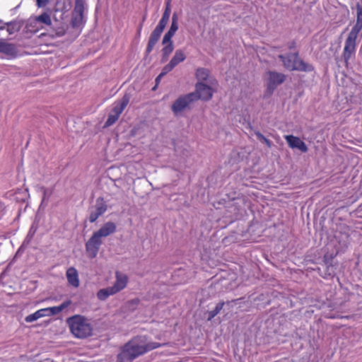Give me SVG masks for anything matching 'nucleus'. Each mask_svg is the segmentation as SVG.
Listing matches in <instances>:
<instances>
[{"instance_id":"1","label":"nucleus","mask_w":362,"mask_h":362,"mask_svg":"<svg viewBox=\"0 0 362 362\" xmlns=\"http://www.w3.org/2000/svg\"><path fill=\"white\" fill-rule=\"evenodd\" d=\"M163 344L151 341L147 337L136 336L127 342L120 349L117 362H132L146 353L162 346Z\"/></svg>"},{"instance_id":"2","label":"nucleus","mask_w":362,"mask_h":362,"mask_svg":"<svg viewBox=\"0 0 362 362\" xmlns=\"http://www.w3.org/2000/svg\"><path fill=\"white\" fill-rule=\"evenodd\" d=\"M116 229V224L108 221L93 233L90 238L86 243V250L90 258H94L97 256L100 247L103 244L102 239L113 234Z\"/></svg>"},{"instance_id":"3","label":"nucleus","mask_w":362,"mask_h":362,"mask_svg":"<svg viewBox=\"0 0 362 362\" xmlns=\"http://www.w3.org/2000/svg\"><path fill=\"white\" fill-rule=\"evenodd\" d=\"M71 333L78 339H85L92 335L93 327L89 320L83 315H75L66 319Z\"/></svg>"},{"instance_id":"4","label":"nucleus","mask_w":362,"mask_h":362,"mask_svg":"<svg viewBox=\"0 0 362 362\" xmlns=\"http://www.w3.org/2000/svg\"><path fill=\"white\" fill-rule=\"evenodd\" d=\"M284 67L290 71H310L313 69L312 65L304 62L298 58L296 53L286 55H279Z\"/></svg>"},{"instance_id":"5","label":"nucleus","mask_w":362,"mask_h":362,"mask_svg":"<svg viewBox=\"0 0 362 362\" xmlns=\"http://www.w3.org/2000/svg\"><path fill=\"white\" fill-rule=\"evenodd\" d=\"M85 5L83 0H75L74 8L71 14V25L73 28H81L85 23Z\"/></svg>"},{"instance_id":"6","label":"nucleus","mask_w":362,"mask_h":362,"mask_svg":"<svg viewBox=\"0 0 362 362\" xmlns=\"http://www.w3.org/2000/svg\"><path fill=\"white\" fill-rule=\"evenodd\" d=\"M196 100L194 93H189L179 97L172 105V111L174 115H177L184 111L188 106Z\"/></svg>"},{"instance_id":"7","label":"nucleus","mask_w":362,"mask_h":362,"mask_svg":"<svg viewBox=\"0 0 362 362\" xmlns=\"http://www.w3.org/2000/svg\"><path fill=\"white\" fill-rule=\"evenodd\" d=\"M107 209L106 202L103 198L99 197L96 199L95 204L90 209L88 220L90 223H94L100 216H102Z\"/></svg>"},{"instance_id":"8","label":"nucleus","mask_w":362,"mask_h":362,"mask_svg":"<svg viewBox=\"0 0 362 362\" xmlns=\"http://www.w3.org/2000/svg\"><path fill=\"white\" fill-rule=\"evenodd\" d=\"M268 83L267 90L269 92L272 93L274 90L280 84L284 83L286 79V76L281 73L276 71H268Z\"/></svg>"},{"instance_id":"9","label":"nucleus","mask_w":362,"mask_h":362,"mask_svg":"<svg viewBox=\"0 0 362 362\" xmlns=\"http://www.w3.org/2000/svg\"><path fill=\"white\" fill-rule=\"evenodd\" d=\"M213 92L212 88L202 82H198L196 84V92L194 93L196 95V100H209L212 98Z\"/></svg>"},{"instance_id":"10","label":"nucleus","mask_w":362,"mask_h":362,"mask_svg":"<svg viewBox=\"0 0 362 362\" xmlns=\"http://www.w3.org/2000/svg\"><path fill=\"white\" fill-rule=\"evenodd\" d=\"M356 48V39L348 36L344 44L343 58L347 65L352 54H355Z\"/></svg>"},{"instance_id":"11","label":"nucleus","mask_w":362,"mask_h":362,"mask_svg":"<svg viewBox=\"0 0 362 362\" xmlns=\"http://www.w3.org/2000/svg\"><path fill=\"white\" fill-rule=\"evenodd\" d=\"M285 139L290 148H297L303 153L308 151L306 144L300 138L293 135H286Z\"/></svg>"},{"instance_id":"12","label":"nucleus","mask_w":362,"mask_h":362,"mask_svg":"<svg viewBox=\"0 0 362 362\" xmlns=\"http://www.w3.org/2000/svg\"><path fill=\"white\" fill-rule=\"evenodd\" d=\"M165 28L161 27L160 25H157L156 28L153 30L148 40V45L146 47V52L150 53L156 44L158 42L160 37L163 31Z\"/></svg>"},{"instance_id":"13","label":"nucleus","mask_w":362,"mask_h":362,"mask_svg":"<svg viewBox=\"0 0 362 362\" xmlns=\"http://www.w3.org/2000/svg\"><path fill=\"white\" fill-rule=\"evenodd\" d=\"M116 281L113 286H112V288L113 289L115 293L119 292L122 289H124L128 282V277L126 274L120 273L119 272H116Z\"/></svg>"},{"instance_id":"14","label":"nucleus","mask_w":362,"mask_h":362,"mask_svg":"<svg viewBox=\"0 0 362 362\" xmlns=\"http://www.w3.org/2000/svg\"><path fill=\"white\" fill-rule=\"evenodd\" d=\"M66 277L70 286L78 288L80 285L78 273L76 268L71 267L66 272Z\"/></svg>"},{"instance_id":"15","label":"nucleus","mask_w":362,"mask_h":362,"mask_svg":"<svg viewBox=\"0 0 362 362\" xmlns=\"http://www.w3.org/2000/svg\"><path fill=\"white\" fill-rule=\"evenodd\" d=\"M0 53L10 57H15L17 54V50L14 45L0 40Z\"/></svg>"},{"instance_id":"16","label":"nucleus","mask_w":362,"mask_h":362,"mask_svg":"<svg viewBox=\"0 0 362 362\" xmlns=\"http://www.w3.org/2000/svg\"><path fill=\"white\" fill-rule=\"evenodd\" d=\"M71 304V301L70 300H67L58 306L46 308V310L47 311V316H52L59 314L62 310L68 308Z\"/></svg>"},{"instance_id":"17","label":"nucleus","mask_w":362,"mask_h":362,"mask_svg":"<svg viewBox=\"0 0 362 362\" xmlns=\"http://www.w3.org/2000/svg\"><path fill=\"white\" fill-rule=\"evenodd\" d=\"M43 23V24L49 25L52 23V21H51L50 16L48 13H43L41 15L36 16L33 18H30L28 21L29 25H32L33 23Z\"/></svg>"},{"instance_id":"18","label":"nucleus","mask_w":362,"mask_h":362,"mask_svg":"<svg viewBox=\"0 0 362 362\" xmlns=\"http://www.w3.org/2000/svg\"><path fill=\"white\" fill-rule=\"evenodd\" d=\"M129 101V98L128 95H125L119 104L115 105L113 108V113L117 115V116L119 117L122 112L124 111L127 105H128Z\"/></svg>"},{"instance_id":"19","label":"nucleus","mask_w":362,"mask_h":362,"mask_svg":"<svg viewBox=\"0 0 362 362\" xmlns=\"http://www.w3.org/2000/svg\"><path fill=\"white\" fill-rule=\"evenodd\" d=\"M171 13V8H170V0H168L166 3V7L165 8V11L163 12V16L161 19L160 20L158 23V25L165 28Z\"/></svg>"},{"instance_id":"20","label":"nucleus","mask_w":362,"mask_h":362,"mask_svg":"<svg viewBox=\"0 0 362 362\" xmlns=\"http://www.w3.org/2000/svg\"><path fill=\"white\" fill-rule=\"evenodd\" d=\"M185 59L186 55L184 52L181 49H177L169 63L175 68L178 64L184 62Z\"/></svg>"},{"instance_id":"21","label":"nucleus","mask_w":362,"mask_h":362,"mask_svg":"<svg viewBox=\"0 0 362 362\" xmlns=\"http://www.w3.org/2000/svg\"><path fill=\"white\" fill-rule=\"evenodd\" d=\"M47 311L46 308L40 309L35 312L34 313L26 316L25 320L27 322H33L42 317L47 316Z\"/></svg>"},{"instance_id":"22","label":"nucleus","mask_w":362,"mask_h":362,"mask_svg":"<svg viewBox=\"0 0 362 362\" xmlns=\"http://www.w3.org/2000/svg\"><path fill=\"white\" fill-rule=\"evenodd\" d=\"M6 25H7L8 33L11 35L20 30L23 25V23L21 21H13L6 23Z\"/></svg>"},{"instance_id":"23","label":"nucleus","mask_w":362,"mask_h":362,"mask_svg":"<svg viewBox=\"0 0 362 362\" xmlns=\"http://www.w3.org/2000/svg\"><path fill=\"white\" fill-rule=\"evenodd\" d=\"M115 294L111 286L100 289L97 293V297L100 300H106L109 296Z\"/></svg>"},{"instance_id":"24","label":"nucleus","mask_w":362,"mask_h":362,"mask_svg":"<svg viewBox=\"0 0 362 362\" xmlns=\"http://www.w3.org/2000/svg\"><path fill=\"white\" fill-rule=\"evenodd\" d=\"M164 47L162 49V61L165 62L168 59L169 55L173 52L174 46L173 42L167 43L164 45Z\"/></svg>"},{"instance_id":"25","label":"nucleus","mask_w":362,"mask_h":362,"mask_svg":"<svg viewBox=\"0 0 362 362\" xmlns=\"http://www.w3.org/2000/svg\"><path fill=\"white\" fill-rule=\"evenodd\" d=\"M209 76V71L204 68H199L196 71V77L199 82L207 80Z\"/></svg>"},{"instance_id":"26","label":"nucleus","mask_w":362,"mask_h":362,"mask_svg":"<svg viewBox=\"0 0 362 362\" xmlns=\"http://www.w3.org/2000/svg\"><path fill=\"white\" fill-rule=\"evenodd\" d=\"M362 30V23L356 22L348 36L357 39L358 33Z\"/></svg>"},{"instance_id":"27","label":"nucleus","mask_w":362,"mask_h":362,"mask_svg":"<svg viewBox=\"0 0 362 362\" xmlns=\"http://www.w3.org/2000/svg\"><path fill=\"white\" fill-rule=\"evenodd\" d=\"M362 30V23L356 22L348 36L357 39L358 33Z\"/></svg>"},{"instance_id":"28","label":"nucleus","mask_w":362,"mask_h":362,"mask_svg":"<svg viewBox=\"0 0 362 362\" xmlns=\"http://www.w3.org/2000/svg\"><path fill=\"white\" fill-rule=\"evenodd\" d=\"M223 305H224V302H221V303H218L216 305V306L215 307V308L209 313L208 320H211L216 315H217L220 313V311L222 310Z\"/></svg>"},{"instance_id":"29","label":"nucleus","mask_w":362,"mask_h":362,"mask_svg":"<svg viewBox=\"0 0 362 362\" xmlns=\"http://www.w3.org/2000/svg\"><path fill=\"white\" fill-rule=\"evenodd\" d=\"M178 30V17L176 13H173L172 16V22L169 30L175 33Z\"/></svg>"},{"instance_id":"30","label":"nucleus","mask_w":362,"mask_h":362,"mask_svg":"<svg viewBox=\"0 0 362 362\" xmlns=\"http://www.w3.org/2000/svg\"><path fill=\"white\" fill-rule=\"evenodd\" d=\"M175 34V33H174L173 32H171L170 30H168V31L165 34V35L163 38V41H162L163 45L173 42L171 39L174 36Z\"/></svg>"},{"instance_id":"31","label":"nucleus","mask_w":362,"mask_h":362,"mask_svg":"<svg viewBox=\"0 0 362 362\" xmlns=\"http://www.w3.org/2000/svg\"><path fill=\"white\" fill-rule=\"evenodd\" d=\"M118 118L119 117L117 116V115H115L114 113L110 114L108 116L107 121L105 122V126L109 127L112 125L118 119Z\"/></svg>"},{"instance_id":"32","label":"nucleus","mask_w":362,"mask_h":362,"mask_svg":"<svg viewBox=\"0 0 362 362\" xmlns=\"http://www.w3.org/2000/svg\"><path fill=\"white\" fill-rule=\"evenodd\" d=\"M53 190L50 188H42V202L47 201L52 194Z\"/></svg>"},{"instance_id":"33","label":"nucleus","mask_w":362,"mask_h":362,"mask_svg":"<svg viewBox=\"0 0 362 362\" xmlns=\"http://www.w3.org/2000/svg\"><path fill=\"white\" fill-rule=\"evenodd\" d=\"M173 69H174V67L172 66V64L168 63L163 68L161 73L158 75V78H162L163 76L167 74L168 72L172 71Z\"/></svg>"},{"instance_id":"34","label":"nucleus","mask_w":362,"mask_h":362,"mask_svg":"<svg viewBox=\"0 0 362 362\" xmlns=\"http://www.w3.org/2000/svg\"><path fill=\"white\" fill-rule=\"evenodd\" d=\"M356 22L362 23V4H356Z\"/></svg>"},{"instance_id":"35","label":"nucleus","mask_w":362,"mask_h":362,"mask_svg":"<svg viewBox=\"0 0 362 362\" xmlns=\"http://www.w3.org/2000/svg\"><path fill=\"white\" fill-rule=\"evenodd\" d=\"M38 7H44L48 3V0H36Z\"/></svg>"},{"instance_id":"36","label":"nucleus","mask_w":362,"mask_h":362,"mask_svg":"<svg viewBox=\"0 0 362 362\" xmlns=\"http://www.w3.org/2000/svg\"><path fill=\"white\" fill-rule=\"evenodd\" d=\"M6 23H4L1 20H0V31L5 29Z\"/></svg>"},{"instance_id":"37","label":"nucleus","mask_w":362,"mask_h":362,"mask_svg":"<svg viewBox=\"0 0 362 362\" xmlns=\"http://www.w3.org/2000/svg\"><path fill=\"white\" fill-rule=\"evenodd\" d=\"M263 141L269 146L270 147L271 146V141L267 139V138H264V140Z\"/></svg>"},{"instance_id":"38","label":"nucleus","mask_w":362,"mask_h":362,"mask_svg":"<svg viewBox=\"0 0 362 362\" xmlns=\"http://www.w3.org/2000/svg\"><path fill=\"white\" fill-rule=\"evenodd\" d=\"M257 137L261 139V140H264V138H266L264 135H262L261 133L258 132L257 133Z\"/></svg>"},{"instance_id":"39","label":"nucleus","mask_w":362,"mask_h":362,"mask_svg":"<svg viewBox=\"0 0 362 362\" xmlns=\"http://www.w3.org/2000/svg\"><path fill=\"white\" fill-rule=\"evenodd\" d=\"M4 209V206L3 204L0 202V214L1 213V211H3Z\"/></svg>"},{"instance_id":"40","label":"nucleus","mask_w":362,"mask_h":362,"mask_svg":"<svg viewBox=\"0 0 362 362\" xmlns=\"http://www.w3.org/2000/svg\"><path fill=\"white\" fill-rule=\"evenodd\" d=\"M160 78H158V76H157V78H156V82H158Z\"/></svg>"}]
</instances>
